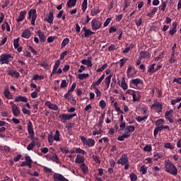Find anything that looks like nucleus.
<instances>
[{"label": "nucleus", "instance_id": "1", "mask_svg": "<svg viewBox=\"0 0 181 181\" xmlns=\"http://www.w3.org/2000/svg\"><path fill=\"white\" fill-rule=\"evenodd\" d=\"M165 170L170 175H173V176H176L177 175V168L170 161H167L165 163Z\"/></svg>", "mask_w": 181, "mask_h": 181}, {"label": "nucleus", "instance_id": "2", "mask_svg": "<svg viewBox=\"0 0 181 181\" xmlns=\"http://www.w3.org/2000/svg\"><path fill=\"white\" fill-rule=\"evenodd\" d=\"M80 139L84 146L93 148V146L95 145V140H94V139H87L85 136H80Z\"/></svg>", "mask_w": 181, "mask_h": 181}, {"label": "nucleus", "instance_id": "3", "mask_svg": "<svg viewBox=\"0 0 181 181\" xmlns=\"http://www.w3.org/2000/svg\"><path fill=\"white\" fill-rule=\"evenodd\" d=\"M13 57L11 54H2L0 56L1 64H9V62H12Z\"/></svg>", "mask_w": 181, "mask_h": 181}, {"label": "nucleus", "instance_id": "4", "mask_svg": "<svg viewBox=\"0 0 181 181\" xmlns=\"http://www.w3.org/2000/svg\"><path fill=\"white\" fill-rule=\"evenodd\" d=\"M103 26V23L99 21L98 18H93L91 21V28L92 30H98L99 29H101V27Z\"/></svg>", "mask_w": 181, "mask_h": 181}, {"label": "nucleus", "instance_id": "5", "mask_svg": "<svg viewBox=\"0 0 181 181\" xmlns=\"http://www.w3.org/2000/svg\"><path fill=\"white\" fill-rule=\"evenodd\" d=\"M30 18H32L31 20V25H35V22L36 21V18H37V13H36V9H30L28 12V19H30Z\"/></svg>", "mask_w": 181, "mask_h": 181}, {"label": "nucleus", "instance_id": "6", "mask_svg": "<svg viewBox=\"0 0 181 181\" xmlns=\"http://www.w3.org/2000/svg\"><path fill=\"white\" fill-rule=\"evenodd\" d=\"M28 132L29 134L30 139L33 141L35 139V132L33 131V124L30 121H29L28 124Z\"/></svg>", "mask_w": 181, "mask_h": 181}, {"label": "nucleus", "instance_id": "7", "mask_svg": "<svg viewBox=\"0 0 181 181\" xmlns=\"http://www.w3.org/2000/svg\"><path fill=\"white\" fill-rule=\"evenodd\" d=\"M151 110H155L156 112H162L163 110V105L162 103L159 102H155L151 106Z\"/></svg>", "mask_w": 181, "mask_h": 181}, {"label": "nucleus", "instance_id": "8", "mask_svg": "<svg viewBox=\"0 0 181 181\" xmlns=\"http://www.w3.org/2000/svg\"><path fill=\"white\" fill-rule=\"evenodd\" d=\"M77 114L74 113L72 115H66V114H62L60 115L61 121L62 122H66V121L69 119H71V118H74V117H76Z\"/></svg>", "mask_w": 181, "mask_h": 181}, {"label": "nucleus", "instance_id": "9", "mask_svg": "<svg viewBox=\"0 0 181 181\" xmlns=\"http://www.w3.org/2000/svg\"><path fill=\"white\" fill-rule=\"evenodd\" d=\"M173 114V110H170L165 112V118L169 121L170 124H173V119H172V115Z\"/></svg>", "mask_w": 181, "mask_h": 181}, {"label": "nucleus", "instance_id": "10", "mask_svg": "<svg viewBox=\"0 0 181 181\" xmlns=\"http://www.w3.org/2000/svg\"><path fill=\"white\" fill-rule=\"evenodd\" d=\"M47 159H52V160H54V162H56L57 163H59V157L54 152H52L50 154L47 155Z\"/></svg>", "mask_w": 181, "mask_h": 181}, {"label": "nucleus", "instance_id": "11", "mask_svg": "<svg viewBox=\"0 0 181 181\" xmlns=\"http://www.w3.org/2000/svg\"><path fill=\"white\" fill-rule=\"evenodd\" d=\"M54 181H69V180L64 177V176L59 173L54 174Z\"/></svg>", "mask_w": 181, "mask_h": 181}, {"label": "nucleus", "instance_id": "12", "mask_svg": "<svg viewBox=\"0 0 181 181\" xmlns=\"http://www.w3.org/2000/svg\"><path fill=\"white\" fill-rule=\"evenodd\" d=\"M134 131H135V126L129 125L126 127L124 134L129 135V136H131V132H134Z\"/></svg>", "mask_w": 181, "mask_h": 181}, {"label": "nucleus", "instance_id": "13", "mask_svg": "<svg viewBox=\"0 0 181 181\" xmlns=\"http://www.w3.org/2000/svg\"><path fill=\"white\" fill-rule=\"evenodd\" d=\"M117 163L119 165H125V163H128V156L127 155L124 154L122 155L120 158L117 160Z\"/></svg>", "mask_w": 181, "mask_h": 181}, {"label": "nucleus", "instance_id": "14", "mask_svg": "<svg viewBox=\"0 0 181 181\" xmlns=\"http://www.w3.org/2000/svg\"><path fill=\"white\" fill-rule=\"evenodd\" d=\"M156 128L160 129L161 131L163 129V125H165V120L163 119H158L156 122Z\"/></svg>", "mask_w": 181, "mask_h": 181}, {"label": "nucleus", "instance_id": "15", "mask_svg": "<svg viewBox=\"0 0 181 181\" xmlns=\"http://www.w3.org/2000/svg\"><path fill=\"white\" fill-rule=\"evenodd\" d=\"M12 112L14 117H19L21 115V108L18 105H14L12 108Z\"/></svg>", "mask_w": 181, "mask_h": 181}, {"label": "nucleus", "instance_id": "16", "mask_svg": "<svg viewBox=\"0 0 181 181\" xmlns=\"http://www.w3.org/2000/svg\"><path fill=\"white\" fill-rule=\"evenodd\" d=\"M154 160H158V159H162V158H165V153L163 152H154L153 153Z\"/></svg>", "mask_w": 181, "mask_h": 181}, {"label": "nucleus", "instance_id": "17", "mask_svg": "<svg viewBox=\"0 0 181 181\" xmlns=\"http://www.w3.org/2000/svg\"><path fill=\"white\" fill-rule=\"evenodd\" d=\"M84 160H86V159L84 158V156H81V155H77L76 159H75V163H78V165H83L84 163Z\"/></svg>", "mask_w": 181, "mask_h": 181}, {"label": "nucleus", "instance_id": "18", "mask_svg": "<svg viewBox=\"0 0 181 181\" xmlns=\"http://www.w3.org/2000/svg\"><path fill=\"white\" fill-rule=\"evenodd\" d=\"M151 57V54L146 51H141L139 54V58L142 59H149Z\"/></svg>", "mask_w": 181, "mask_h": 181}, {"label": "nucleus", "instance_id": "19", "mask_svg": "<svg viewBox=\"0 0 181 181\" xmlns=\"http://www.w3.org/2000/svg\"><path fill=\"white\" fill-rule=\"evenodd\" d=\"M28 13L26 11H21L20 12V15L18 16V18H17V22L19 23V22H22L23 19H25V16Z\"/></svg>", "mask_w": 181, "mask_h": 181}, {"label": "nucleus", "instance_id": "20", "mask_svg": "<svg viewBox=\"0 0 181 181\" xmlns=\"http://www.w3.org/2000/svg\"><path fill=\"white\" fill-rule=\"evenodd\" d=\"M21 37H24V39H30V30L26 29L21 34Z\"/></svg>", "mask_w": 181, "mask_h": 181}, {"label": "nucleus", "instance_id": "21", "mask_svg": "<svg viewBox=\"0 0 181 181\" xmlns=\"http://www.w3.org/2000/svg\"><path fill=\"white\" fill-rule=\"evenodd\" d=\"M15 101H16V103H19L20 101H21L22 103H28V98L24 96L18 95L16 97Z\"/></svg>", "mask_w": 181, "mask_h": 181}, {"label": "nucleus", "instance_id": "22", "mask_svg": "<svg viewBox=\"0 0 181 181\" xmlns=\"http://www.w3.org/2000/svg\"><path fill=\"white\" fill-rule=\"evenodd\" d=\"M8 76H11V77L16 76L17 78H19V76H21L19 72H18L13 69L8 71Z\"/></svg>", "mask_w": 181, "mask_h": 181}, {"label": "nucleus", "instance_id": "23", "mask_svg": "<svg viewBox=\"0 0 181 181\" xmlns=\"http://www.w3.org/2000/svg\"><path fill=\"white\" fill-rule=\"evenodd\" d=\"M60 66V59H58L55 62V64L54 65V68L52 69V74H56V71H57V69H59Z\"/></svg>", "mask_w": 181, "mask_h": 181}, {"label": "nucleus", "instance_id": "24", "mask_svg": "<svg viewBox=\"0 0 181 181\" xmlns=\"http://www.w3.org/2000/svg\"><path fill=\"white\" fill-rule=\"evenodd\" d=\"M37 36L40 37V42L45 43L46 42V37L41 31H37Z\"/></svg>", "mask_w": 181, "mask_h": 181}, {"label": "nucleus", "instance_id": "25", "mask_svg": "<svg viewBox=\"0 0 181 181\" xmlns=\"http://www.w3.org/2000/svg\"><path fill=\"white\" fill-rule=\"evenodd\" d=\"M77 4V0H69L67 1V7L69 8H74Z\"/></svg>", "mask_w": 181, "mask_h": 181}, {"label": "nucleus", "instance_id": "26", "mask_svg": "<svg viewBox=\"0 0 181 181\" xmlns=\"http://www.w3.org/2000/svg\"><path fill=\"white\" fill-rule=\"evenodd\" d=\"M53 21H54V16L53 15V12H49L47 18V22L48 23H53Z\"/></svg>", "mask_w": 181, "mask_h": 181}, {"label": "nucleus", "instance_id": "27", "mask_svg": "<svg viewBox=\"0 0 181 181\" xmlns=\"http://www.w3.org/2000/svg\"><path fill=\"white\" fill-rule=\"evenodd\" d=\"M132 70H134V68L132 67V66H129L128 69L127 70V77L129 78H131V77L134 76V74L132 73Z\"/></svg>", "mask_w": 181, "mask_h": 181}, {"label": "nucleus", "instance_id": "28", "mask_svg": "<svg viewBox=\"0 0 181 181\" xmlns=\"http://www.w3.org/2000/svg\"><path fill=\"white\" fill-rule=\"evenodd\" d=\"M46 105L47 107H48V108H49L50 110H54V111H57V105H54V104H52L50 103V102H47L46 103Z\"/></svg>", "mask_w": 181, "mask_h": 181}, {"label": "nucleus", "instance_id": "29", "mask_svg": "<svg viewBox=\"0 0 181 181\" xmlns=\"http://www.w3.org/2000/svg\"><path fill=\"white\" fill-rule=\"evenodd\" d=\"M111 78H112V75L107 76L105 79V84L107 87H110V84L111 83Z\"/></svg>", "mask_w": 181, "mask_h": 181}, {"label": "nucleus", "instance_id": "30", "mask_svg": "<svg viewBox=\"0 0 181 181\" xmlns=\"http://www.w3.org/2000/svg\"><path fill=\"white\" fill-rule=\"evenodd\" d=\"M156 66V64H152L148 69V73H151V74H153V73H156V68L155 66Z\"/></svg>", "mask_w": 181, "mask_h": 181}, {"label": "nucleus", "instance_id": "31", "mask_svg": "<svg viewBox=\"0 0 181 181\" xmlns=\"http://www.w3.org/2000/svg\"><path fill=\"white\" fill-rule=\"evenodd\" d=\"M127 93H128V94H130V95H132L134 101H138V98H136V94L135 93V90H127Z\"/></svg>", "mask_w": 181, "mask_h": 181}, {"label": "nucleus", "instance_id": "32", "mask_svg": "<svg viewBox=\"0 0 181 181\" xmlns=\"http://www.w3.org/2000/svg\"><path fill=\"white\" fill-rule=\"evenodd\" d=\"M35 146H36V142H35V139H34V140H32L30 144H28V146H27V149L28 151H32V149H33Z\"/></svg>", "mask_w": 181, "mask_h": 181}, {"label": "nucleus", "instance_id": "33", "mask_svg": "<svg viewBox=\"0 0 181 181\" xmlns=\"http://www.w3.org/2000/svg\"><path fill=\"white\" fill-rule=\"evenodd\" d=\"M113 107H114L115 111H117V112H120V114H124V112H122L121 108L119 107H118V103L117 102H115L113 103Z\"/></svg>", "mask_w": 181, "mask_h": 181}, {"label": "nucleus", "instance_id": "34", "mask_svg": "<svg viewBox=\"0 0 181 181\" xmlns=\"http://www.w3.org/2000/svg\"><path fill=\"white\" fill-rule=\"evenodd\" d=\"M4 95L6 98H8V100L12 99V95H11V91H9V89L4 90Z\"/></svg>", "mask_w": 181, "mask_h": 181}, {"label": "nucleus", "instance_id": "35", "mask_svg": "<svg viewBox=\"0 0 181 181\" xmlns=\"http://www.w3.org/2000/svg\"><path fill=\"white\" fill-rule=\"evenodd\" d=\"M54 141L59 142L60 141V132L59 130H56L55 135L54 136Z\"/></svg>", "mask_w": 181, "mask_h": 181}, {"label": "nucleus", "instance_id": "36", "mask_svg": "<svg viewBox=\"0 0 181 181\" xmlns=\"http://www.w3.org/2000/svg\"><path fill=\"white\" fill-rule=\"evenodd\" d=\"M89 76L88 74H79L78 77L79 80H85V78H88Z\"/></svg>", "mask_w": 181, "mask_h": 181}, {"label": "nucleus", "instance_id": "37", "mask_svg": "<svg viewBox=\"0 0 181 181\" xmlns=\"http://www.w3.org/2000/svg\"><path fill=\"white\" fill-rule=\"evenodd\" d=\"M100 11L99 8H93L90 11V16H95L98 13H100Z\"/></svg>", "mask_w": 181, "mask_h": 181}, {"label": "nucleus", "instance_id": "38", "mask_svg": "<svg viewBox=\"0 0 181 181\" xmlns=\"http://www.w3.org/2000/svg\"><path fill=\"white\" fill-rule=\"evenodd\" d=\"M156 12H158V8L153 7V9L151 10V12H150L147 14V16L152 18V16H153V15H155V13H156Z\"/></svg>", "mask_w": 181, "mask_h": 181}, {"label": "nucleus", "instance_id": "39", "mask_svg": "<svg viewBox=\"0 0 181 181\" xmlns=\"http://www.w3.org/2000/svg\"><path fill=\"white\" fill-rule=\"evenodd\" d=\"M121 87L123 90H127L128 88V84L125 82V78H122Z\"/></svg>", "mask_w": 181, "mask_h": 181}, {"label": "nucleus", "instance_id": "40", "mask_svg": "<svg viewBox=\"0 0 181 181\" xmlns=\"http://www.w3.org/2000/svg\"><path fill=\"white\" fill-rule=\"evenodd\" d=\"M145 119H148L147 115L144 117L138 116L136 117V121H137V122H142V121H145Z\"/></svg>", "mask_w": 181, "mask_h": 181}, {"label": "nucleus", "instance_id": "41", "mask_svg": "<svg viewBox=\"0 0 181 181\" xmlns=\"http://www.w3.org/2000/svg\"><path fill=\"white\" fill-rule=\"evenodd\" d=\"M93 90H95V94H96V97H100L101 96V91L98 90V88L95 86H90Z\"/></svg>", "mask_w": 181, "mask_h": 181}, {"label": "nucleus", "instance_id": "42", "mask_svg": "<svg viewBox=\"0 0 181 181\" xmlns=\"http://www.w3.org/2000/svg\"><path fill=\"white\" fill-rule=\"evenodd\" d=\"M105 117V113H103L101 115V116L99 117V127L101 128L103 126V122H104V118Z\"/></svg>", "mask_w": 181, "mask_h": 181}, {"label": "nucleus", "instance_id": "43", "mask_svg": "<svg viewBox=\"0 0 181 181\" xmlns=\"http://www.w3.org/2000/svg\"><path fill=\"white\" fill-rule=\"evenodd\" d=\"M93 32L91 31V30L88 29L86 30L85 33H84V36L85 37H90V36H91V35H93Z\"/></svg>", "mask_w": 181, "mask_h": 181}, {"label": "nucleus", "instance_id": "44", "mask_svg": "<svg viewBox=\"0 0 181 181\" xmlns=\"http://www.w3.org/2000/svg\"><path fill=\"white\" fill-rule=\"evenodd\" d=\"M164 148H166L167 149H175V146L172 144L171 143H165L164 144Z\"/></svg>", "mask_w": 181, "mask_h": 181}, {"label": "nucleus", "instance_id": "45", "mask_svg": "<svg viewBox=\"0 0 181 181\" xmlns=\"http://www.w3.org/2000/svg\"><path fill=\"white\" fill-rule=\"evenodd\" d=\"M145 152H151L152 151V146L151 144H147L143 149Z\"/></svg>", "mask_w": 181, "mask_h": 181}, {"label": "nucleus", "instance_id": "46", "mask_svg": "<svg viewBox=\"0 0 181 181\" xmlns=\"http://www.w3.org/2000/svg\"><path fill=\"white\" fill-rule=\"evenodd\" d=\"M69 42H70V39L69 38L64 39L62 42V47H66V45H69Z\"/></svg>", "mask_w": 181, "mask_h": 181}, {"label": "nucleus", "instance_id": "47", "mask_svg": "<svg viewBox=\"0 0 181 181\" xmlns=\"http://www.w3.org/2000/svg\"><path fill=\"white\" fill-rule=\"evenodd\" d=\"M180 101H181V97L177 98L175 99H173V100H171V105H175L177 104V103H180Z\"/></svg>", "mask_w": 181, "mask_h": 181}, {"label": "nucleus", "instance_id": "48", "mask_svg": "<svg viewBox=\"0 0 181 181\" xmlns=\"http://www.w3.org/2000/svg\"><path fill=\"white\" fill-rule=\"evenodd\" d=\"M100 134H103V129L99 127V129H95L93 132V135H100Z\"/></svg>", "mask_w": 181, "mask_h": 181}, {"label": "nucleus", "instance_id": "49", "mask_svg": "<svg viewBox=\"0 0 181 181\" xmlns=\"http://www.w3.org/2000/svg\"><path fill=\"white\" fill-rule=\"evenodd\" d=\"M103 81L99 78L98 81L93 82L90 87H97V86H100Z\"/></svg>", "mask_w": 181, "mask_h": 181}, {"label": "nucleus", "instance_id": "50", "mask_svg": "<svg viewBox=\"0 0 181 181\" xmlns=\"http://www.w3.org/2000/svg\"><path fill=\"white\" fill-rule=\"evenodd\" d=\"M170 64H173L176 62V58H175V54L172 53L170 58L168 60Z\"/></svg>", "mask_w": 181, "mask_h": 181}, {"label": "nucleus", "instance_id": "51", "mask_svg": "<svg viewBox=\"0 0 181 181\" xmlns=\"http://www.w3.org/2000/svg\"><path fill=\"white\" fill-rule=\"evenodd\" d=\"M81 169L83 173H87L88 172V168L86 166V164L83 163V164L81 165Z\"/></svg>", "mask_w": 181, "mask_h": 181}, {"label": "nucleus", "instance_id": "52", "mask_svg": "<svg viewBox=\"0 0 181 181\" xmlns=\"http://www.w3.org/2000/svg\"><path fill=\"white\" fill-rule=\"evenodd\" d=\"M165 54V52H161L158 57L154 58L155 62H159V60L163 59V56Z\"/></svg>", "mask_w": 181, "mask_h": 181}, {"label": "nucleus", "instance_id": "53", "mask_svg": "<svg viewBox=\"0 0 181 181\" xmlns=\"http://www.w3.org/2000/svg\"><path fill=\"white\" fill-rule=\"evenodd\" d=\"M14 49H18L19 47V37L13 40Z\"/></svg>", "mask_w": 181, "mask_h": 181}, {"label": "nucleus", "instance_id": "54", "mask_svg": "<svg viewBox=\"0 0 181 181\" xmlns=\"http://www.w3.org/2000/svg\"><path fill=\"white\" fill-rule=\"evenodd\" d=\"M44 78H45V77L43 76H40V75H38V74L34 75L33 78V79L35 80V81L43 80Z\"/></svg>", "mask_w": 181, "mask_h": 181}, {"label": "nucleus", "instance_id": "55", "mask_svg": "<svg viewBox=\"0 0 181 181\" xmlns=\"http://www.w3.org/2000/svg\"><path fill=\"white\" fill-rule=\"evenodd\" d=\"M140 170L142 173V175H145L146 172L148 171V167L143 165L140 168Z\"/></svg>", "mask_w": 181, "mask_h": 181}, {"label": "nucleus", "instance_id": "56", "mask_svg": "<svg viewBox=\"0 0 181 181\" xmlns=\"http://www.w3.org/2000/svg\"><path fill=\"white\" fill-rule=\"evenodd\" d=\"M87 9V0H83L82 3V11L83 12H86Z\"/></svg>", "mask_w": 181, "mask_h": 181}, {"label": "nucleus", "instance_id": "57", "mask_svg": "<svg viewBox=\"0 0 181 181\" xmlns=\"http://www.w3.org/2000/svg\"><path fill=\"white\" fill-rule=\"evenodd\" d=\"M126 138H129V135L125 134L124 133L123 135L119 136L117 139L118 141H124Z\"/></svg>", "mask_w": 181, "mask_h": 181}, {"label": "nucleus", "instance_id": "58", "mask_svg": "<svg viewBox=\"0 0 181 181\" xmlns=\"http://www.w3.org/2000/svg\"><path fill=\"white\" fill-rule=\"evenodd\" d=\"M127 60H128V59H127V58L121 59L119 60L120 67H124V64H125L127 63Z\"/></svg>", "mask_w": 181, "mask_h": 181}, {"label": "nucleus", "instance_id": "59", "mask_svg": "<svg viewBox=\"0 0 181 181\" xmlns=\"http://www.w3.org/2000/svg\"><path fill=\"white\" fill-rule=\"evenodd\" d=\"M106 105H107L105 104V101H104V100H102L99 102V106L100 107V108H102V110H104Z\"/></svg>", "mask_w": 181, "mask_h": 181}, {"label": "nucleus", "instance_id": "60", "mask_svg": "<svg viewBox=\"0 0 181 181\" xmlns=\"http://www.w3.org/2000/svg\"><path fill=\"white\" fill-rule=\"evenodd\" d=\"M107 67H108V64H105L104 65L102 66V67L98 68V69H97V71H98V72L104 71V70H105V69H107Z\"/></svg>", "mask_w": 181, "mask_h": 181}, {"label": "nucleus", "instance_id": "61", "mask_svg": "<svg viewBox=\"0 0 181 181\" xmlns=\"http://www.w3.org/2000/svg\"><path fill=\"white\" fill-rule=\"evenodd\" d=\"M130 179L132 181H136L138 180V176H136V175H135V173H131Z\"/></svg>", "mask_w": 181, "mask_h": 181}, {"label": "nucleus", "instance_id": "62", "mask_svg": "<svg viewBox=\"0 0 181 181\" xmlns=\"http://www.w3.org/2000/svg\"><path fill=\"white\" fill-rule=\"evenodd\" d=\"M132 83L134 84V86H136L137 84H140L141 79L139 78L132 79Z\"/></svg>", "mask_w": 181, "mask_h": 181}, {"label": "nucleus", "instance_id": "63", "mask_svg": "<svg viewBox=\"0 0 181 181\" xmlns=\"http://www.w3.org/2000/svg\"><path fill=\"white\" fill-rule=\"evenodd\" d=\"M76 153H81V155H86V152L84 151V150H83L80 148H76Z\"/></svg>", "mask_w": 181, "mask_h": 181}, {"label": "nucleus", "instance_id": "64", "mask_svg": "<svg viewBox=\"0 0 181 181\" xmlns=\"http://www.w3.org/2000/svg\"><path fill=\"white\" fill-rule=\"evenodd\" d=\"M109 23H111V18H108L106 19L105 22L103 24V28H107Z\"/></svg>", "mask_w": 181, "mask_h": 181}]
</instances>
